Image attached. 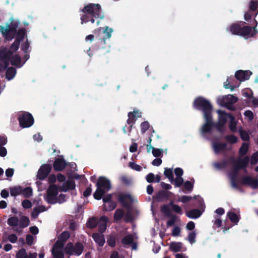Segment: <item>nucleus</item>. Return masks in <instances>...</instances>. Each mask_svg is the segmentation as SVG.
Returning a JSON list of instances; mask_svg holds the SVG:
<instances>
[{"instance_id":"nucleus-1","label":"nucleus","mask_w":258,"mask_h":258,"mask_svg":"<svg viewBox=\"0 0 258 258\" xmlns=\"http://www.w3.org/2000/svg\"><path fill=\"white\" fill-rule=\"evenodd\" d=\"M19 24V22L12 20L10 24H7L5 27L0 25V32L5 39L11 41L16 37L15 40L20 42L23 41L25 35V29L22 28L17 31Z\"/></svg>"},{"instance_id":"nucleus-2","label":"nucleus","mask_w":258,"mask_h":258,"mask_svg":"<svg viewBox=\"0 0 258 258\" xmlns=\"http://www.w3.org/2000/svg\"><path fill=\"white\" fill-rule=\"evenodd\" d=\"M83 13L81 16V23H87L90 22L93 24L95 23V19L100 18L102 19L104 18V14L102 12L101 6L97 4H89L80 10Z\"/></svg>"},{"instance_id":"nucleus-3","label":"nucleus","mask_w":258,"mask_h":258,"mask_svg":"<svg viewBox=\"0 0 258 258\" xmlns=\"http://www.w3.org/2000/svg\"><path fill=\"white\" fill-rule=\"evenodd\" d=\"M256 25L253 27L249 26H244L241 27L239 24L233 23L229 26L227 30L231 33L232 34L238 35L243 37H254L256 33L257 29L256 28L257 22L254 19Z\"/></svg>"},{"instance_id":"nucleus-4","label":"nucleus","mask_w":258,"mask_h":258,"mask_svg":"<svg viewBox=\"0 0 258 258\" xmlns=\"http://www.w3.org/2000/svg\"><path fill=\"white\" fill-rule=\"evenodd\" d=\"M193 107L198 110L201 111L203 116L212 115L213 106L210 102L202 96H199L195 98L192 103Z\"/></svg>"},{"instance_id":"nucleus-5","label":"nucleus","mask_w":258,"mask_h":258,"mask_svg":"<svg viewBox=\"0 0 258 258\" xmlns=\"http://www.w3.org/2000/svg\"><path fill=\"white\" fill-rule=\"evenodd\" d=\"M175 205L176 204H174L173 201H170L168 205L164 204L161 206L160 211L161 213H163L166 217L170 218L167 221L166 225L167 227H171L174 225L177 221L178 218L177 216L176 215L173 214L171 209H170V207L172 208L173 205Z\"/></svg>"},{"instance_id":"nucleus-6","label":"nucleus","mask_w":258,"mask_h":258,"mask_svg":"<svg viewBox=\"0 0 258 258\" xmlns=\"http://www.w3.org/2000/svg\"><path fill=\"white\" fill-rule=\"evenodd\" d=\"M229 161L231 163H234L233 166V169L234 171V174H237L238 171L240 169H244L245 172L247 170L245 169L247 167L249 162V158L248 156H245L243 158H238L236 161L234 159L233 157H230L229 158Z\"/></svg>"},{"instance_id":"nucleus-7","label":"nucleus","mask_w":258,"mask_h":258,"mask_svg":"<svg viewBox=\"0 0 258 258\" xmlns=\"http://www.w3.org/2000/svg\"><path fill=\"white\" fill-rule=\"evenodd\" d=\"M112 32L113 29L107 26L103 28L101 27L98 28L93 31L96 37L104 43H105L107 39H109L111 37Z\"/></svg>"},{"instance_id":"nucleus-8","label":"nucleus","mask_w":258,"mask_h":258,"mask_svg":"<svg viewBox=\"0 0 258 258\" xmlns=\"http://www.w3.org/2000/svg\"><path fill=\"white\" fill-rule=\"evenodd\" d=\"M18 119L20 126L22 128L29 127L34 122L32 115L28 112H24L20 114Z\"/></svg>"},{"instance_id":"nucleus-9","label":"nucleus","mask_w":258,"mask_h":258,"mask_svg":"<svg viewBox=\"0 0 258 258\" xmlns=\"http://www.w3.org/2000/svg\"><path fill=\"white\" fill-rule=\"evenodd\" d=\"M58 187L56 184H51L47 190V197L46 200L50 204H55L57 203Z\"/></svg>"},{"instance_id":"nucleus-10","label":"nucleus","mask_w":258,"mask_h":258,"mask_svg":"<svg viewBox=\"0 0 258 258\" xmlns=\"http://www.w3.org/2000/svg\"><path fill=\"white\" fill-rule=\"evenodd\" d=\"M103 210L111 211L115 209L117 206L116 202L112 200V194H107L103 198Z\"/></svg>"},{"instance_id":"nucleus-11","label":"nucleus","mask_w":258,"mask_h":258,"mask_svg":"<svg viewBox=\"0 0 258 258\" xmlns=\"http://www.w3.org/2000/svg\"><path fill=\"white\" fill-rule=\"evenodd\" d=\"M204 118L205 122L201 128V133L203 135L210 133L215 126L212 115L204 116Z\"/></svg>"},{"instance_id":"nucleus-12","label":"nucleus","mask_w":258,"mask_h":258,"mask_svg":"<svg viewBox=\"0 0 258 258\" xmlns=\"http://www.w3.org/2000/svg\"><path fill=\"white\" fill-rule=\"evenodd\" d=\"M52 169V166L50 164H42L40 168L39 169L37 178L40 180H44L46 178L49 173L50 172Z\"/></svg>"},{"instance_id":"nucleus-13","label":"nucleus","mask_w":258,"mask_h":258,"mask_svg":"<svg viewBox=\"0 0 258 258\" xmlns=\"http://www.w3.org/2000/svg\"><path fill=\"white\" fill-rule=\"evenodd\" d=\"M243 185L248 186L252 189L258 188V178H254L250 176H243L240 180Z\"/></svg>"},{"instance_id":"nucleus-14","label":"nucleus","mask_w":258,"mask_h":258,"mask_svg":"<svg viewBox=\"0 0 258 258\" xmlns=\"http://www.w3.org/2000/svg\"><path fill=\"white\" fill-rule=\"evenodd\" d=\"M67 166L68 163L65 161L62 156L56 158L53 164V169L55 171H62Z\"/></svg>"},{"instance_id":"nucleus-15","label":"nucleus","mask_w":258,"mask_h":258,"mask_svg":"<svg viewBox=\"0 0 258 258\" xmlns=\"http://www.w3.org/2000/svg\"><path fill=\"white\" fill-rule=\"evenodd\" d=\"M96 186L107 191L111 188L110 181L104 176L100 177L96 183Z\"/></svg>"},{"instance_id":"nucleus-16","label":"nucleus","mask_w":258,"mask_h":258,"mask_svg":"<svg viewBox=\"0 0 258 258\" xmlns=\"http://www.w3.org/2000/svg\"><path fill=\"white\" fill-rule=\"evenodd\" d=\"M252 75V72L250 71L238 70L235 72V77L240 82L247 80Z\"/></svg>"},{"instance_id":"nucleus-17","label":"nucleus","mask_w":258,"mask_h":258,"mask_svg":"<svg viewBox=\"0 0 258 258\" xmlns=\"http://www.w3.org/2000/svg\"><path fill=\"white\" fill-rule=\"evenodd\" d=\"M117 200L124 207H127L129 206L127 201L130 203L133 201L132 197L130 194H119L118 195Z\"/></svg>"},{"instance_id":"nucleus-18","label":"nucleus","mask_w":258,"mask_h":258,"mask_svg":"<svg viewBox=\"0 0 258 258\" xmlns=\"http://www.w3.org/2000/svg\"><path fill=\"white\" fill-rule=\"evenodd\" d=\"M100 222L98 223V231L101 234L105 231L107 228V223L108 221V218L105 216H102L100 217Z\"/></svg>"},{"instance_id":"nucleus-19","label":"nucleus","mask_w":258,"mask_h":258,"mask_svg":"<svg viewBox=\"0 0 258 258\" xmlns=\"http://www.w3.org/2000/svg\"><path fill=\"white\" fill-rule=\"evenodd\" d=\"M217 113L219 114L218 123L221 124V125H225L227 120V118H230V115H232L231 114L227 113L224 111L221 110H218Z\"/></svg>"},{"instance_id":"nucleus-20","label":"nucleus","mask_w":258,"mask_h":258,"mask_svg":"<svg viewBox=\"0 0 258 258\" xmlns=\"http://www.w3.org/2000/svg\"><path fill=\"white\" fill-rule=\"evenodd\" d=\"M171 194L170 191L162 190L156 194V199L158 201H167Z\"/></svg>"},{"instance_id":"nucleus-21","label":"nucleus","mask_w":258,"mask_h":258,"mask_svg":"<svg viewBox=\"0 0 258 258\" xmlns=\"http://www.w3.org/2000/svg\"><path fill=\"white\" fill-rule=\"evenodd\" d=\"M95 242L100 247L103 246L105 243V238L103 234L98 233H93L92 236Z\"/></svg>"},{"instance_id":"nucleus-22","label":"nucleus","mask_w":258,"mask_h":258,"mask_svg":"<svg viewBox=\"0 0 258 258\" xmlns=\"http://www.w3.org/2000/svg\"><path fill=\"white\" fill-rule=\"evenodd\" d=\"M202 213L197 209H191L186 213V215L189 218L197 219L201 216Z\"/></svg>"},{"instance_id":"nucleus-23","label":"nucleus","mask_w":258,"mask_h":258,"mask_svg":"<svg viewBox=\"0 0 258 258\" xmlns=\"http://www.w3.org/2000/svg\"><path fill=\"white\" fill-rule=\"evenodd\" d=\"M134 241V236L132 234H128L123 237L121 239V243L123 246L125 248L127 247V246L133 243Z\"/></svg>"},{"instance_id":"nucleus-24","label":"nucleus","mask_w":258,"mask_h":258,"mask_svg":"<svg viewBox=\"0 0 258 258\" xmlns=\"http://www.w3.org/2000/svg\"><path fill=\"white\" fill-rule=\"evenodd\" d=\"M13 51L12 50H2L0 51V59H11L13 56Z\"/></svg>"},{"instance_id":"nucleus-25","label":"nucleus","mask_w":258,"mask_h":258,"mask_svg":"<svg viewBox=\"0 0 258 258\" xmlns=\"http://www.w3.org/2000/svg\"><path fill=\"white\" fill-rule=\"evenodd\" d=\"M182 246V243L180 242H171L169 246V250L174 252L180 251Z\"/></svg>"},{"instance_id":"nucleus-26","label":"nucleus","mask_w":258,"mask_h":258,"mask_svg":"<svg viewBox=\"0 0 258 258\" xmlns=\"http://www.w3.org/2000/svg\"><path fill=\"white\" fill-rule=\"evenodd\" d=\"M11 63L17 68H20L22 66L21 64V58L18 54H15L11 59Z\"/></svg>"},{"instance_id":"nucleus-27","label":"nucleus","mask_w":258,"mask_h":258,"mask_svg":"<svg viewBox=\"0 0 258 258\" xmlns=\"http://www.w3.org/2000/svg\"><path fill=\"white\" fill-rule=\"evenodd\" d=\"M213 146L215 152L218 153L224 151L227 147V144L225 143H214Z\"/></svg>"},{"instance_id":"nucleus-28","label":"nucleus","mask_w":258,"mask_h":258,"mask_svg":"<svg viewBox=\"0 0 258 258\" xmlns=\"http://www.w3.org/2000/svg\"><path fill=\"white\" fill-rule=\"evenodd\" d=\"M10 194L11 196L16 197L21 195L22 191V186L20 185L15 186L10 188Z\"/></svg>"},{"instance_id":"nucleus-29","label":"nucleus","mask_w":258,"mask_h":258,"mask_svg":"<svg viewBox=\"0 0 258 258\" xmlns=\"http://www.w3.org/2000/svg\"><path fill=\"white\" fill-rule=\"evenodd\" d=\"M249 11L254 13L255 17L258 13V1H251L249 3Z\"/></svg>"},{"instance_id":"nucleus-30","label":"nucleus","mask_w":258,"mask_h":258,"mask_svg":"<svg viewBox=\"0 0 258 258\" xmlns=\"http://www.w3.org/2000/svg\"><path fill=\"white\" fill-rule=\"evenodd\" d=\"M16 74V70L13 67L8 68L6 72V78L8 80H11L15 77Z\"/></svg>"},{"instance_id":"nucleus-31","label":"nucleus","mask_w":258,"mask_h":258,"mask_svg":"<svg viewBox=\"0 0 258 258\" xmlns=\"http://www.w3.org/2000/svg\"><path fill=\"white\" fill-rule=\"evenodd\" d=\"M19 222L20 227L22 228L27 227L30 224L29 219L26 216H22Z\"/></svg>"},{"instance_id":"nucleus-32","label":"nucleus","mask_w":258,"mask_h":258,"mask_svg":"<svg viewBox=\"0 0 258 258\" xmlns=\"http://www.w3.org/2000/svg\"><path fill=\"white\" fill-rule=\"evenodd\" d=\"M83 249V244L80 242H76L74 245V254L78 256L81 255Z\"/></svg>"},{"instance_id":"nucleus-33","label":"nucleus","mask_w":258,"mask_h":258,"mask_svg":"<svg viewBox=\"0 0 258 258\" xmlns=\"http://www.w3.org/2000/svg\"><path fill=\"white\" fill-rule=\"evenodd\" d=\"M98 224V219L96 217H93L89 219L86 225L88 228L93 229L97 226Z\"/></svg>"},{"instance_id":"nucleus-34","label":"nucleus","mask_w":258,"mask_h":258,"mask_svg":"<svg viewBox=\"0 0 258 258\" xmlns=\"http://www.w3.org/2000/svg\"><path fill=\"white\" fill-rule=\"evenodd\" d=\"M124 214V212L123 209H117L114 213L113 218L115 221H119L122 218Z\"/></svg>"},{"instance_id":"nucleus-35","label":"nucleus","mask_w":258,"mask_h":258,"mask_svg":"<svg viewBox=\"0 0 258 258\" xmlns=\"http://www.w3.org/2000/svg\"><path fill=\"white\" fill-rule=\"evenodd\" d=\"M229 127L232 132L235 133L236 132L237 122L235 121V117L232 115H230Z\"/></svg>"},{"instance_id":"nucleus-36","label":"nucleus","mask_w":258,"mask_h":258,"mask_svg":"<svg viewBox=\"0 0 258 258\" xmlns=\"http://www.w3.org/2000/svg\"><path fill=\"white\" fill-rule=\"evenodd\" d=\"M105 191L103 189L97 187V189L93 194L94 199L97 200H101L105 194Z\"/></svg>"},{"instance_id":"nucleus-37","label":"nucleus","mask_w":258,"mask_h":258,"mask_svg":"<svg viewBox=\"0 0 258 258\" xmlns=\"http://www.w3.org/2000/svg\"><path fill=\"white\" fill-rule=\"evenodd\" d=\"M64 252L69 255L74 254V245L72 242H69L67 244L64 248Z\"/></svg>"},{"instance_id":"nucleus-38","label":"nucleus","mask_w":258,"mask_h":258,"mask_svg":"<svg viewBox=\"0 0 258 258\" xmlns=\"http://www.w3.org/2000/svg\"><path fill=\"white\" fill-rule=\"evenodd\" d=\"M19 221V219L17 217L13 216L8 218L7 223L9 226L14 227L18 225Z\"/></svg>"},{"instance_id":"nucleus-39","label":"nucleus","mask_w":258,"mask_h":258,"mask_svg":"<svg viewBox=\"0 0 258 258\" xmlns=\"http://www.w3.org/2000/svg\"><path fill=\"white\" fill-rule=\"evenodd\" d=\"M164 174L169 179L171 183H173L174 176L172 169L165 168Z\"/></svg>"},{"instance_id":"nucleus-40","label":"nucleus","mask_w":258,"mask_h":258,"mask_svg":"<svg viewBox=\"0 0 258 258\" xmlns=\"http://www.w3.org/2000/svg\"><path fill=\"white\" fill-rule=\"evenodd\" d=\"M227 216L228 217L230 220L235 224H237L239 220L238 215L234 212H228Z\"/></svg>"},{"instance_id":"nucleus-41","label":"nucleus","mask_w":258,"mask_h":258,"mask_svg":"<svg viewBox=\"0 0 258 258\" xmlns=\"http://www.w3.org/2000/svg\"><path fill=\"white\" fill-rule=\"evenodd\" d=\"M33 194L32 188L31 187H26L23 188L22 187V191L21 195H22L25 198L30 197Z\"/></svg>"},{"instance_id":"nucleus-42","label":"nucleus","mask_w":258,"mask_h":258,"mask_svg":"<svg viewBox=\"0 0 258 258\" xmlns=\"http://www.w3.org/2000/svg\"><path fill=\"white\" fill-rule=\"evenodd\" d=\"M228 162L230 163L229 161H227L226 160H224L221 162H215L214 165L216 168L221 169L226 168L228 165Z\"/></svg>"},{"instance_id":"nucleus-43","label":"nucleus","mask_w":258,"mask_h":258,"mask_svg":"<svg viewBox=\"0 0 258 258\" xmlns=\"http://www.w3.org/2000/svg\"><path fill=\"white\" fill-rule=\"evenodd\" d=\"M226 141L231 144H234L238 142V138L234 135H227L224 137Z\"/></svg>"},{"instance_id":"nucleus-44","label":"nucleus","mask_w":258,"mask_h":258,"mask_svg":"<svg viewBox=\"0 0 258 258\" xmlns=\"http://www.w3.org/2000/svg\"><path fill=\"white\" fill-rule=\"evenodd\" d=\"M248 150V144L246 143H242L239 150V154L240 156H244L247 153Z\"/></svg>"},{"instance_id":"nucleus-45","label":"nucleus","mask_w":258,"mask_h":258,"mask_svg":"<svg viewBox=\"0 0 258 258\" xmlns=\"http://www.w3.org/2000/svg\"><path fill=\"white\" fill-rule=\"evenodd\" d=\"M239 133L242 140L244 141H248L249 140V134L246 131L243 130L242 128H240L239 130Z\"/></svg>"},{"instance_id":"nucleus-46","label":"nucleus","mask_w":258,"mask_h":258,"mask_svg":"<svg viewBox=\"0 0 258 258\" xmlns=\"http://www.w3.org/2000/svg\"><path fill=\"white\" fill-rule=\"evenodd\" d=\"M64 242L58 239L54 244L52 250H62L64 247Z\"/></svg>"},{"instance_id":"nucleus-47","label":"nucleus","mask_w":258,"mask_h":258,"mask_svg":"<svg viewBox=\"0 0 258 258\" xmlns=\"http://www.w3.org/2000/svg\"><path fill=\"white\" fill-rule=\"evenodd\" d=\"M127 116L128 117L126 121L127 124L133 125L136 121V115L134 114L132 112H130L128 113Z\"/></svg>"},{"instance_id":"nucleus-48","label":"nucleus","mask_w":258,"mask_h":258,"mask_svg":"<svg viewBox=\"0 0 258 258\" xmlns=\"http://www.w3.org/2000/svg\"><path fill=\"white\" fill-rule=\"evenodd\" d=\"M237 174H233L232 176L231 177V183L232 186L238 190H241L240 187L239 186L238 184L236 182V178Z\"/></svg>"},{"instance_id":"nucleus-49","label":"nucleus","mask_w":258,"mask_h":258,"mask_svg":"<svg viewBox=\"0 0 258 258\" xmlns=\"http://www.w3.org/2000/svg\"><path fill=\"white\" fill-rule=\"evenodd\" d=\"M53 258H64V254L62 250H51Z\"/></svg>"},{"instance_id":"nucleus-50","label":"nucleus","mask_w":258,"mask_h":258,"mask_svg":"<svg viewBox=\"0 0 258 258\" xmlns=\"http://www.w3.org/2000/svg\"><path fill=\"white\" fill-rule=\"evenodd\" d=\"M70 237V233L65 231L62 232L58 237V239L65 242Z\"/></svg>"},{"instance_id":"nucleus-51","label":"nucleus","mask_w":258,"mask_h":258,"mask_svg":"<svg viewBox=\"0 0 258 258\" xmlns=\"http://www.w3.org/2000/svg\"><path fill=\"white\" fill-rule=\"evenodd\" d=\"M107 243L109 246L114 247L116 244V239L114 236L109 235L107 238Z\"/></svg>"},{"instance_id":"nucleus-52","label":"nucleus","mask_w":258,"mask_h":258,"mask_svg":"<svg viewBox=\"0 0 258 258\" xmlns=\"http://www.w3.org/2000/svg\"><path fill=\"white\" fill-rule=\"evenodd\" d=\"M64 183L68 190H73L75 188L76 184L75 181L73 180H68Z\"/></svg>"},{"instance_id":"nucleus-53","label":"nucleus","mask_w":258,"mask_h":258,"mask_svg":"<svg viewBox=\"0 0 258 258\" xmlns=\"http://www.w3.org/2000/svg\"><path fill=\"white\" fill-rule=\"evenodd\" d=\"M150 127V124L148 121H145L141 124V131L142 134H144Z\"/></svg>"},{"instance_id":"nucleus-54","label":"nucleus","mask_w":258,"mask_h":258,"mask_svg":"<svg viewBox=\"0 0 258 258\" xmlns=\"http://www.w3.org/2000/svg\"><path fill=\"white\" fill-rule=\"evenodd\" d=\"M27 253L25 248L20 249L16 254L17 258H26Z\"/></svg>"},{"instance_id":"nucleus-55","label":"nucleus","mask_w":258,"mask_h":258,"mask_svg":"<svg viewBox=\"0 0 258 258\" xmlns=\"http://www.w3.org/2000/svg\"><path fill=\"white\" fill-rule=\"evenodd\" d=\"M184 180L181 177H176L174 179L173 183L176 187H180L183 183Z\"/></svg>"},{"instance_id":"nucleus-56","label":"nucleus","mask_w":258,"mask_h":258,"mask_svg":"<svg viewBox=\"0 0 258 258\" xmlns=\"http://www.w3.org/2000/svg\"><path fill=\"white\" fill-rule=\"evenodd\" d=\"M183 187L185 190L190 192L193 189L194 184L189 181H186L184 183Z\"/></svg>"},{"instance_id":"nucleus-57","label":"nucleus","mask_w":258,"mask_h":258,"mask_svg":"<svg viewBox=\"0 0 258 258\" xmlns=\"http://www.w3.org/2000/svg\"><path fill=\"white\" fill-rule=\"evenodd\" d=\"M163 151L161 149L153 148L152 154L153 156L156 158L159 157L163 155Z\"/></svg>"},{"instance_id":"nucleus-58","label":"nucleus","mask_w":258,"mask_h":258,"mask_svg":"<svg viewBox=\"0 0 258 258\" xmlns=\"http://www.w3.org/2000/svg\"><path fill=\"white\" fill-rule=\"evenodd\" d=\"M227 101L228 103H230L231 104L235 103L238 101V98L236 96H234L233 95H228L226 96Z\"/></svg>"},{"instance_id":"nucleus-59","label":"nucleus","mask_w":258,"mask_h":258,"mask_svg":"<svg viewBox=\"0 0 258 258\" xmlns=\"http://www.w3.org/2000/svg\"><path fill=\"white\" fill-rule=\"evenodd\" d=\"M258 162V151L253 153L251 156L250 163L252 165L256 164Z\"/></svg>"},{"instance_id":"nucleus-60","label":"nucleus","mask_w":258,"mask_h":258,"mask_svg":"<svg viewBox=\"0 0 258 258\" xmlns=\"http://www.w3.org/2000/svg\"><path fill=\"white\" fill-rule=\"evenodd\" d=\"M20 42L15 40L10 47V50H12L13 52L17 51L19 49Z\"/></svg>"},{"instance_id":"nucleus-61","label":"nucleus","mask_w":258,"mask_h":258,"mask_svg":"<svg viewBox=\"0 0 258 258\" xmlns=\"http://www.w3.org/2000/svg\"><path fill=\"white\" fill-rule=\"evenodd\" d=\"M191 199L192 197L191 196H182L177 200V201L185 204L189 202Z\"/></svg>"},{"instance_id":"nucleus-62","label":"nucleus","mask_w":258,"mask_h":258,"mask_svg":"<svg viewBox=\"0 0 258 258\" xmlns=\"http://www.w3.org/2000/svg\"><path fill=\"white\" fill-rule=\"evenodd\" d=\"M196 233L195 231L190 232L188 235V240L191 244L196 242Z\"/></svg>"},{"instance_id":"nucleus-63","label":"nucleus","mask_w":258,"mask_h":258,"mask_svg":"<svg viewBox=\"0 0 258 258\" xmlns=\"http://www.w3.org/2000/svg\"><path fill=\"white\" fill-rule=\"evenodd\" d=\"M129 166L133 169L136 170V171H140L142 170V167L141 166H140L138 164H137L136 163H135V162H130L129 163Z\"/></svg>"},{"instance_id":"nucleus-64","label":"nucleus","mask_w":258,"mask_h":258,"mask_svg":"<svg viewBox=\"0 0 258 258\" xmlns=\"http://www.w3.org/2000/svg\"><path fill=\"white\" fill-rule=\"evenodd\" d=\"M22 205L25 209H29L32 206L31 202L29 200H24L22 202Z\"/></svg>"}]
</instances>
